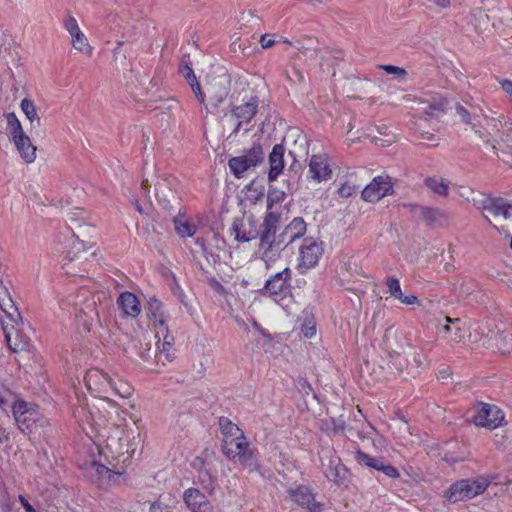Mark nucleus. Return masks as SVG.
Listing matches in <instances>:
<instances>
[{"mask_svg":"<svg viewBox=\"0 0 512 512\" xmlns=\"http://www.w3.org/2000/svg\"><path fill=\"white\" fill-rule=\"evenodd\" d=\"M264 84L259 79L239 78L236 81L235 95L236 100L241 104L235 105L231 110V116L237 120L234 133H238L243 124H248L259 110L263 103L261 98Z\"/></svg>","mask_w":512,"mask_h":512,"instance_id":"obj_1","label":"nucleus"},{"mask_svg":"<svg viewBox=\"0 0 512 512\" xmlns=\"http://www.w3.org/2000/svg\"><path fill=\"white\" fill-rule=\"evenodd\" d=\"M388 368L404 380L416 378L427 366V359L423 351L407 344L402 352H390Z\"/></svg>","mask_w":512,"mask_h":512,"instance_id":"obj_2","label":"nucleus"},{"mask_svg":"<svg viewBox=\"0 0 512 512\" xmlns=\"http://www.w3.org/2000/svg\"><path fill=\"white\" fill-rule=\"evenodd\" d=\"M59 306L62 310H68L76 319H82L87 329L99 315L97 299L86 289H81L75 295L60 300Z\"/></svg>","mask_w":512,"mask_h":512,"instance_id":"obj_3","label":"nucleus"},{"mask_svg":"<svg viewBox=\"0 0 512 512\" xmlns=\"http://www.w3.org/2000/svg\"><path fill=\"white\" fill-rule=\"evenodd\" d=\"M501 122L495 119L487 121L484 130H475V134L482 142V151L485 154H492L499 157V153L512 154V123L506 126L502 132L500 140L497 139L496 134L499 133V126Z\"/></svg>","mask_w":512,"mask_h":512,"instance_id":"obj_4","label":"nucleus"},{"mask_svg":"<svg viewBox=\"0 0 512 512\" xmlns=\"http://www.w3.org/2000/svg\"><path fill=\"white\" fill-rule=\"evenodd\" d=\"M9 302V309L0 305L8 320L2 321V329L9 349L16 353L28 349L30 339L26 334L20 331L19 325L23 324L20 312L11 300H9Z\"/></svg>","mask_w":512,"mask_h":512,"instance_id":"obj_5","label":"nucleus"},{"mask_svg":"<svg viewBox=\"0 0 512 512\" xmlns=\"http://www.w3.org/2000/svg\"><path fill=\"white\" fill-rule=\"evenodd\" d=\"M222 452L227 458L239 462L249 471L258 468L257 449L251 446L244 435L236 439H224Z\"/></svg>","mask_w":512,"mask_h":512,"instance_id":"obj_6","label":"nucleus"},{"mask_svg":"<svg viewBox=\"0 0 512 512\" xmlns=\"http://www.w3.org/2000/svg\"><path fill=\"white\" fill-rule=\"evenodd\" d=\"M492 476H479L471 479H462L453 483L445 497L451 503L464 501L482 494L493 481Z\"/></svg>","mask_w":512,"mask_h":512,"instance_id":"obj_7","label":"nucleus"},{"mask_svg":"<svg viewBox=\"0 0 512 512\" xmlns=\"http://www.w3.org/2000/svg\"><path fill=\"white\" fill-rule=\"evenodd\" d=\"M492 476H479L471 479H462L453 483L445 497L451 503L464 501L482 494L493 481Z\"/></svg>","mask_w":512,"mask_h":512,"instance_id":"obj_8","label":"nucleus"},{"mask_svg":"<svg viewBox=\"0 0 512 512\" xmlns=\"http://www.w3.org/2000/svg\"><path fill=\"white\" fill-rule=\"evenodd\" d=\"M281 214L276 211L266 212L261 223L259 236V249L263 250V255L268 256L274 250H281L279 239V225Z\"/></svg>","mask_w":512,"mask_h":512,"instance_id":"obj_9","label":"nucleus"},{"mask_svg":"<svg viewBox=\"0 0 512 512\" xmlns=\"http://www.w3.org/2000/svg\"><path fill=\"white\" fill-rule=\"evenodd\" d=\"M177 179L173 176L162 175L154 183L155 197L165 210H173L179 206L176 193Z\"/></svg>","mask_w":512,"mask_h":512,"instance_id":"obj_10","label":"nucleus"},{"mask_svg":"<svg viewBox=\"0 0 512 512\" xmlns=\"http://www.w3.org/2000/svg\"><path fill=\"white\" fill-rule=\"evenodd\" d=\"M263 160L262 146L254 144L244 155L231 158L228 165L235 177L241 178L247 170L262 163Z\"/></svg>","mask_w":512,"mask_h":512,"instance_id":"obj_11","label":"nucleus"},{"mask_svg":"<svg viewBox=\"0 0 512 512\" xmlns=\"http://www.w3.org/2000/svg\"><path fill=\"white\" fill-rule=\"evenodd\" d=\"M85 384L92 395L101 399H108L113 388L110 377L99 369L87 371Z\"/></svg>","mask_w":512,"mask_h":512,"instance_id":"obj_12","label":"nucleus"},{"mask_svg":"<svg viewBox=\"0 0 512 512\" xmlns=\"http://www.w3.org/2000/svg\"><path fill=\"white\" fill-rule=\"evenodd\" d=\"M261 224L254 218L253 215L235 218L232 224V232L235 235V240L238 242H250L252 240H259Z\"/></svg>","mask_w":512,"mask_h":512,"instance_id":"obj_13","label":"nucleus"},{"mask_svg":"<svg viewBox=\"0 0 512 512\" xmlns=\"http://www.w3.org/2000/svg\"><path fill=\"white\" fill-rule=\"evenodd\" d=\"M392 178L388 175L375 177L361 192L366 202H377L387 195L394 193Z\"/></svg>","mask_w":512,"mask_h":512,"instance_id":"obj_14","label":"nucleus"},{"mask_svg":"<svg viewBox=\"0 0 512 512\" xmlns=\"http://www.w3.org/2000/svg\"><path fill=\"white\" fill-rule=\"evenodd\" d=\"M290 500L307 512H322L323 505L316 501L313 490L306 485H297L288 489Z\"/></svg>","mask_w":512,"mask_h":512,"instance_id":"obj_15","label":"nucleus"},{"mask_svg":"<svg viewBox=\"0 0 512 512\" xmlns=\"http://www.w3.org/2000/svg\"><path fill=\"white\" fill-rule=\"evenodd\" d=\"M230 88V76L221 74L209 79L206 93L212 106L217 108L228 96Z\"/></svg>","mask_w":512,"mask_h":512,"instance_id":"obj_16","label":"nucleus"},{"mask_svg":"<svg viewBox=\"0 0 512 512\" xmlns=\"http://www.w3.org/2000/svg\"><path fill=\"white\" fill-rule=\"evenodd\" d=\"M291 274V270L286 267L282 271L271 276L266 281L264 288L261 291L262 294L276 298L277 296H281L289 292L291 287Z\"/></svg>","mask_w":512,"mask_h":512,"instance_id":"obj_17","label":"nucleus"},{"mask_svg":"<svg viewBox=\"0 0 512 512\" xmlns=\"http://www.w3.org/2000/svg\"><path fill=\"white\" fill-rule=\"evenodd\" d=\"M504 420L503 412L495 405L482 403L473 416V422L476 426L497 428Z\"/></svg>","mask_w":512,"mask_h":512,"instance_id":"obj_18","label":"nucleus"},{"mask_svg":"<svg viewBox=\"0 0 512 512\" xmlns=\"http://www.w3.org/2000/svg\"><path fill=\"white\" fill-rule=\"evenodd\" d=\"M323 254V247L313 238H305L300 247L299 267L310 269L313 268Z\"/></svg>","mask_w":512,"mask_h":512,"instance_id":"obj_19","label":"nucleus"},{"mask_svg":"<svg viewBox=\"0 0 512 512\" xmlns=\"http://www.w3.org/2000/svg\"><path fill=\"white\" fill-rule=\"evenodd\" d=\"M306 223L303 218L296 217L283 230L279 232L281 250L293 243L295 240L303 237L306 233Z\"/></svg>","mask_w":512,"mask_h":512,"instance_id":"obj_20","label":"nucleus"},{"mask_svg":"<svg viewBox=\"0 0 512 512\" xmlns=\"http://www.w3.org/2000/svg\"><path fill=\"white\" fill-rule=\"evenodd\" d=\"M183 501L191 512H212L208 498L196 488H188L183 493Z\"/></svg>","mask_w":512,"mask_h":512,"instance_id":"obj_21","label":"nucleus"},{"mask_svg":"<svg viewBox=\"0 0 512 512\" xmlns=\"http://www.w3.org/2000/svg\"><path fill=\"white\" fill-rule=\"evenodd\" d=\"M64 27L69 32L72 38V46L87 55L92 53V47L89 45L86 36L82 33L73 16H68L64 21Z\"/></svg>","mask_w":512,"mask_h":512,"instance_id":"obj_22","label":"nucleus"},{"mask_svg":"<svg viewBox=\"0 0 512 512\" xmlns=\"http://www.w3.org/2000/svg\"><path fill=\"white\" fill-rule=\"evenodd\" d=\"M309 174L310 177L317 182L331 178L332 170L324 155H313L311 157L309 162Z\"/></svg>","mask_w":512,"mask_h":512,"instance_id":"obj_23","label":"nucleus"},{"mask_svg":"<svg viewBox=\"0 0 512 512\" xmlns=\"http://www.w3.org/2000/svg\"><path fill=\"white\" fill-rule=\"evenodd\" d=\"M285 147L282 144H276L269 154V172L270 182L275 181L284 169Z\"/></svg>","mask_w":512,"mask_h":512,"instance_id":"obj_24","label":"nucleus"},{"mask_svg":"<svg viewBox=\"0 0 512 512\" xmlns=\"http://www.w3.org/2000/svg\"><path fill=\"white\" fill-rule=\"evenodd\" d=\"M11 139L21 158L26 163L34 162L36 158V147L32 144L30 138L25 133H22L20 135H14Z\"/></svg>","mask_w":512,"mask_h":512,"instance_id":"obj_25","label":"nucleus"},{"mask_svg":"<svg viewBox=\"0 0 512 512\" xmlns=\"http://www.w3.org/2000/svg\"><path fill=\"white\" fill-rule=\"evenodd\" d=\"M446 324L443 326L442 337L450 344L460 343L465 337V331L459 326L458 318L445 317Z\"/></svg>","mask_w":512,"mask_h":512,"instance_id":"obj_26","label":"nucleus"},{"mask_svg":"<svg viewBox=\"0 0 512 512\" xmlns=\"http://www.w3.org/2000/svg\"><path fill=\"white\" fill-rule=\"evenodd\" d=\"M385 285L388 288V293L391 297L399 300L402 304L405 305H414L418 304V298L415 295H404L402 293L400 282L395 277H387L385 280Z\"/></svg>","mask_w":512,"mask_h":512,"instance_id":"obj_27","label":"nucleus"},{"mask_svg":"<svg viewBox=\"0 0 512 512\" xmlns=\"http://www.w3.org/2000/svg\"><path fill=\"white\" fill-rule=\"evenodd\" d=\"M117 304L127 316L136 317L140 314V303L137 297L131 292L121 293L118 297Z\"/></svg>","mask_w":512,"mask_h":512,"instance_id":"obj_28","label":"nucleus"},{"mask_svg":"<svg viewBox=\"0 0 512 512\" xmlns=\"http://www.w3.org/2000/svg\"><path fill=\"white\" fill-rule=\"evenodd\" d=\"M348 470L341 463L339 458L330 459L328 467L325 470V476L328 480L337 485H341L347 479Z\"/></svg>","mask_w":512,"mask_h":512,"instance_id":"obj_29","label":"nucleus"},{"mask_svg":"<svg viewBox=\"0 0 512 512\" xmlns=\"http://www.w3.org/2000/svg\"><path fill=\"white\" fill-rule=\"evenodd\" d=\"M411 211H417L427 225H433L440 223L441 219L444 218V212L439 208L420 206L417 204H407Z\"/></svg>","mask_w":512,"mask_h":512,"instance_id":"obj_30","label":"nucleus"},{"mask_svg":"<svg viewBox=\"0 0 512 512\" xmlns=\"http://www.w3.org/2000/svg\"><path fill=\"white\" fill-rule=\"evenodd\" d=\"M421 112L430 118H437L445 112L447 101L441 96H433L431 100L422 101Z\"/></svg>","mask_w":512,"mask_h":512,"instance_id":"obj_31","label":"nucleus"},{"mask_svg":"<svg viewBox=\"0 0 512 512\" xmlns=\"http://www.w3.org/2000/svg\"><path fill=\"white\" fill-rule=\"evenodd\" d=\"M147 315L153 321L155 326L164 327L166 323V314L162 302L156 298H151L147 305Z\"/></svg>","mask_w":512,"mask_h":512,"instance_id":"obj_32","label":"nucleus"},{"mask_svg":"<svg viewBox=\"0 0 512 512\" xmlns=\"http://www.w3.org/2000/svg\"><path fill=\"white\" fill-rule=\"evenodd\" d=\"M495 198H492L486 194L477 192L473 193L471 198L473 206L482 212L483 217L491 224V219L489 217V212L491 210L492 204Z\"/></svg>","mask_w":512,"mask_h":512,"instance_id":"obj_33","label":"nucleus"},{"mask_svg":"<svg viewBox=\"0 0 512 512\" xmlns=\"http://www.w3.org/2000/svg\"><path fill=\"white\" fill-rule=\"evenodd\" d=\"M490 216L494 218L502 217L505 220L512 218V204L508 203L503 198H495L489 212V217Z\"/></svg>","mask_w":512,"mask_h":512,"instance_id":"obj_34","label":"nucleus"},{"mask_svg":"<svg viewBox=\"0 0 512 512\" xmlns=\"http://www.w3.org/2000/svg\"><path fill=\"white\" fill-rule=\"evenodd\" d=\"M38 420V414L33 410L28 414H23L21 417L15 419L18 428L25 434L31 433L34 428H37Z\"/></svg>","mask_w":512,"mask_h":512,"instance_id":"obj_35","label":"nucleus"},{"mask_svg":"<svg viewBox=\"0 0 512 512\" xmlns=\"http://www.w3.org/2000/svg\"><path fill=\"white\" fill-rule=\"evenodd\" d=\"M219 425L224 439H236L244 435L241 429L226 417H220Z\"/></svg>","mask_w":512,"mask_h":512,"instance_id":"obj_36","label":"nucleus"},{"mask_svg":"<svg viewBox=\"0 0 512 512\" xmlns=\"http://www.w3.org/2000/svg\"><path fill=\"white\" fill-rule=\"evenodd\" d=\"M424 183L430 190L440 196H447L449 194L448 184L443 178L427 177Z\"/></svg>","mask_w":512,"mask_h":512,"instance_id":"obj_37","label":"nucleus"},{"mask_svg":"<svg viewBox=\"0 0 512 512\" xmlns=\"http://www.w3.org/2000/svg\"><path fill=\"white\" fill-rule=\"evenodd\" d=\"M86 259V252L82 254H75L73 257H70V252L63 258L62 268L65 270L66 274L77 275L79 270L76 269V264L82 263V260Z\"/></svg>","mask_w":512,"mask_h":512,"instance_id":"obj_38","label":"nucleus"},{"mask_svg":"<svg viewBox=\"0 0 512 512\" xmlns=\"http://www.w3.org/2000/svg\"><path fill=\"white\" fill-rule=\"evenodd\" d=\"M355 459L359 463H362L367 467L373 468L375 470H378L379 466L384 461L383 458L372 457L359 449L355 452Z\"/></svg>","mask_w":512,"mask_h":512,"instance_id":"obj_39","label":"nucleus"},{"mask_svg":"<svg viewBox=\"0 0 512 512\" xmlns=\"http://www.w3.org/2000/svg\"><path fill=\"white\" fill-rule=\"evenodd\" d=\"M496 347L501 354L509 351V345L512 342V334L506 331H498L495 336Z\"/></svg>","mask_w":512,"mask_h":512,"instance_id":"obj_40","label":"nucleus"},{"mask_svg":"<svg viewBox=\"0 0 512 512\" xmlns=\"http://www.w3.org/2000/svg\"><path fill=\"white\" fill-rule=\"evenodd\" d=\"M286 194L282 190L270 188L267 195V212L273 211V207L284 201Z\"/></svg>","mask_w":512,"mask_h":512,"instance_id":"obj_41","label":"nucleus"},{"mask_svg":"<svg viewBox=\"0 0 512 512\" xmlns=\"http://www.w3.org/2000/svg\"><path fill=\"white\" fill-rule=\"evenodd\" d=\"M5 117H6L8 129H9V136L11 138L14 137V135H20V134L24 133L21 123L18 120L15 113H13V112L7 113V114H5Z\"/></svg>","mask_w":512,"mask_h":512,"instance_id":"obj_42","label":"nucleus"},{"mask_svg":"<svg viewBox=\"0 0 512 512\" xmlns=\"http://www.w3.org/2000/svg\"><path fill=\"white\" fill-rule=\"evenodd\" d=\"M21 109L23 113L26 115V117L33 123L34 121L37 122V124L40 123V119L37 115V111L35 108V105L32 101L25 98L21 101Z\"/></svg>","mask_w":512,"mask_h":512,"instance_id":"obj_43","label":"nucleus"},{"mask_svg":"<svg viewBox=\"0 0 512 512\" xmlns=\"http://www.w3.org/2000/svg\"><path fill=\"white\" fill-rule=\"evenodd\" d=\"M175 230L182 237L193 236L196 232V226L189 224L188 222H182L174 219Z\"/></svg>","mask_w":512,"mask_h":512,"instance_id":"obj_44","label":"nucleus"},{"mask_svg":"<svg viewBox=\"0 0 512 512\" xmlns=\"http://www.w3.org/2000/svg\"><path fill=\"white\" fill-rule=\"evenodd\" d=\"M31 410L27 408V403L23 400L14 401L12 404V413L14 419L21 417L23 414H28Z\"/></svg>","mask_w":512,"mask_h":512,"instance_id":"obj_45","label":"nucleus"},{"mask_svg":"<svg viewBox=\"0 0 512 512\" xmlns=\"http://www.w3.org/2000/svg\"><path fill=\"white\" fill-rule=\"evenodd\" d=\"M112 391H115L116 394L123 398H128L129 396H131L133 388L131 385L127 383H119V385L117 386L113 384Z\"/></svg>","mask_w":512,"mask_h":512,"instance_id":"obj_46","label":"nucleus"},{"mask_svg":"<svg viewBox=\"0 0 512 512\" xmlns=\"http://www.w3.org/2000/svg\"><path fill=\"white\" fill-rule=\"evenodd\" d=\"M455 110L456 114L460 117L463 123L467 125H472L471 114L465 106L458 103L455 107Z\"/></svg>","mask_w":512,"mask_h":512,"instance_id":"obj_47","label":"nucleus"},{"mask_svg":"<svg viewBox=\"0 0 512 512\" xmlns=\"http://www.w3.org/2000/svg\"><path fill=\"white\" fill-rule=\"evenodd\" d=\"M358 187L350 185L349 183H343L337 190V193L342 198H349L356 193Z\"/></svg>","mask_w":512,"mask_h":512,"instance_id":"obj_48","label":"nucleus"},{"mask_svg":"<svg viewBox=\"0 0 512 512\" xmlns=\"http://www.w3.org/2000/svg\"><path fill=\"white\" fill-rule=\"evenodd\" d=\"M381 68L387 74H393L398 78H405L407 76V71L404 68L394 66V65H383Z\"/></svg>","mask_w":512,"mask_h":512,"instance_id":"obj_49","label":"nucleus"},{"mask_svg":"<svg viewBox=\"0 0 512 512\" xmlns=\"http://www.w3.org/2000/svg\"><path fill=\"white\" fill-rule=\"evenodd\" d=\"M96 472L100 475V476H107V478L112 481L114 480V477H118L120 476L122 473L121 472H115L113 470H111L110 468L102 465V464H98L97 467H96Z\"/></svg>","mask_w":512,"mask_h":512,"instance_id":"obj_50","label":"nucleus"},{"mask_svg":"<svg viewBox=\"0 0 512 512\" xmlns=\"http://www.w3.org/2000/svg\"><path fill=\"white\" fill-rule=\"evenodd\" d=\"M377 471L383 472L390 478H398L400 476L398 470L394 466L387 464L384 461L381 463Z\"/></svg>","mask_w":512,"mask_h":512,"instance_id":"obj_51","label":"nucleus"},{"mask_svg":"<svg viewBox=\"0 0 512 512\" xmlns=\"http://www.w3.org/2000/svg\"><path fill=\"white\" fill-rule=\"evenodd\" d=\"M179 72L182 74V76L187 79L191 76H193L194 71L192 69L191 63L188 62L185 57L181 59L180 66H179Z\"/></svg>","mask_w":512,"mask_h":512,"instance_id":"obj_52","label":"nucleus"},{"mask_svg":"<svg viewBox=\"0 0 512 512\" xmlns=\"http://www.w3.org/2000/svg\"><path fill=\"white\" fill-rule=\"evenodd\" d=\"M191 89L200 104L205 105L206 92H203L199 82L192 84Z\"/></svg>","mask_w":512,"mask_h":512,"instance_id":"obj_53","label":"nucleus"},{"mask_svg":"<svg viewBox=\"0 0 512 512\" xmlns=\"http://www.w3.org/2000/svg\"><path fill=\"white\" fill-rule=\"evenodd\" d=\"M332 425L334 434H342L345 430V421L342 416H340L337 420L332 418Z\"/></svg>","mask_w":512,"mask_h":512,"instance_id":"obj_54","label":"nucleus"},{"mask_svg":"<svg viewBox=\"0 0 512 512\" xmlns=\"http://www.w3.org/2000/svg\"><path fill=\"white\" fill-rule=\"evenodd\" d=\"M502 90L509 96L512 102V81L509 79H502L499 81Z\"/></svg>","mask_w":512,"mask_h":512,"instance_id":"obj_55","label":"nucleus"},{"mask_svg":"<svg viewBox=\"0 0 512 512\" xmlns=\"http://www.w3.org/2000/svg\"><path fill=\"white\" fill-rule=\"evenodd\" d=\"M199 481L202 485H204L205 488H208L209 486H212L213 481L209 473L200 471L199 473Z\"/></svg>","mask_w":512,"mask_h":512,"instance_id":"obj_56","label":"nucleus"},{"mask_svg":"<svg viewBox=\"0 0 512 512\" xmlns=\"http://www.w3.org/2000/svg\"><path fill=\"white\" fill-rule=\"evenodd\" d=\"M259 42H260L261 47L263 49L270 48V47H272L275 44V41L273 39H268V35L267 34H263L260 37Z\"/></svg>","mask_w":512,"mask_h":512,"instance_id":"obj_57","label":"nucleus"},{"mask_svg":"<svg viewBox=\"0 0 512 512\" xmlns=\"http://www.w3.org/2000/svg\"><path fill=\"white\" fill-rule=\"evenodd\" d=\"M287 78L291 82H293V83H296V82L302 83V82H304L303 74L299 70H296V69H294V71H293V76L287 74Z\"/></svg>","mask_w":512,"mask_h":512,"instance_id":"obj_58","label":"nucleus"},{"mask_svg":"<svg viewBox=\"0 0 512 512\" xmlns=\"http://www.w3.org/2000/svg\"><path fill=\"white\" fill-rule=\"evenodd\" d=\"M507 440V437L503 434H499V433H496L494 435V438H493V441H494V444L500 448L502 446H504L505 442Z\"/></svg>","mask_w":512,"mask_h":512,"instance_id":"obj_59","label":"nucleus"},{"mask_svg":"<svg viewBox=\"0 0 512 512\" xmlns=\"http://www.w3.org/2000/svg\"><path fill=\"white\" fill-rule=\"evenodd\" d=\"M209 284L210 286L218 293H223L224 292V287L223 285L218 281L216 280L215 278H212L210 279L209 281Z\"/></svg>","mask_w":512,"mask_h":512,"instance_id":"obj_60","label":"nucleus"},{"mask_svg":"<svg viewBox=\"0 0 512 512\" xmlns=\"http://www.w3.org/2000/svg\"><path fill=\"white\" fill-rule=\"evenodd\" d=\"M440 8H448L451 4L450 0H428Z\"/></svg>","mask_w":512,"mask_h":512,"instance_id":"obj_61","label":"nucleus"},{"mask_svg":"<svg viewBox=\"0 0 512 512\" xmlns=\"http://www.w3.org/2000/svg\"><path fill=\"white\" fill-rule=\"evenodd\" d=\"M20 502L27 512H35L33 506L23 496H19Z\"/></svg>","mask_w":512,"mask_h":512,"instance_id":"obj_62","label":"nucleus"},{"mask_svg":"<svg viewBox=\"0 0 512 512\" xmlns=\"http://www.w3.org/2000/svg\"><path fill=\"white\" fill-rule=\"evenodd\" d=\"M472 15H473L474 19H478V18L479 19H484L485 18L486 20H488V15L482 9H480V8L475 9L473 11Z\"/></svg>","mask_w":512,"mask_h":512,"instance_id":"obj_63","label":"nucleus"},{"mask_svg":"<svg viewBox=\"0 0 512 512\" xmlns=\"http://www.w3.org/2000/svg\"><path fill=\"white\" fill-rule=\"evenodd\" d=\"M9 439V433L0 425V443H6Z\"/></svg>","mask_w":512,"mask_h":512,"instance_id":"obj_64","label":"nucleus"}]
</instances>
